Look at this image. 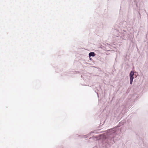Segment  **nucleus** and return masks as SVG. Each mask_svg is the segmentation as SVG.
I'll use <instances>...</instances> for the list:
<instances>
[{
    "instance_id": "2",
    "label": "nucleus",
    "mask_w": 148,
    "mask_h": 148,
    "mask_svg": "<svg viewBox=\"0 0 148 148\" xmlns=\"http://www.w3.org/2000/svg\"><path fill=\"white\" fill-rule=\"evenodd\" d=\"M89 57L90 56H95V53L94 52H90L89 54Z\"/></svg>"
},
{
    "instance_id": "1",
    "label": "nucleus",
    "mask_w": 148,
    "mask_h": 148,
    "mask_svg": "<svg viewBox=\"0 0 148 148\" xmlns=\"http://www.w3.org/2000/svg\"><path fill=\"white\" fill-rule=\"evenodd\" d=\"M134 75V72L132 71L130 74V84H132V83L134 77H133Z\"/></svg>"
}]
</instances>
